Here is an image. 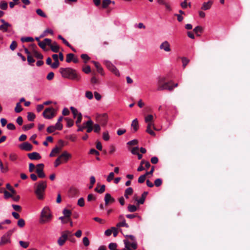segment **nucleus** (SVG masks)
Returning <instances> with one entry per match:
<instances>
[{"label": "nucleus", "instance_id": "40", "mask_svg": "<svg viewBox=\"0 0 250 250\" xmlns=\"http://www.w3.org/2000/svg\"><path fill=\"white\" fill-rule=\"evenodd\" d=\"M25 221L22 218L19 219V220L17 222L18 226L20 228H23L25 226Z\"/></svg>", "mask_w": 250, "mask_h": 250}, {"label": "nucleus", "instance_id": "37", "mask_svg": "<svg viewBox=\"0 0 250 250\" xmlns=\"http://www.w3.org/2000/svg\"><path fill=\"white\" fill-rule=\"evenodd\" d=\"M203 30V28L200 26H197L193 29V31L196 34L197 36H200L198 34V32L202 33Z\"/></svg>", "mask_w": 250, "mask_h": 250}, {"label": "nucleus", "instance_id": "7", "mask_svg": "<svg viewBox=\"0 0 250 250\" xmlns=\"http://www.w3.org/2000/svg\"><path fill=\"white\" fill-rule=\"evenodd\" d=\"M43 168L44 165L43 164H39L36 166V172L40 178H44L46 176L43 171Z\"/></svg>", "mask_w": 250, "mask_h": 250}, {"label": "nucleus", "instance_id": "38", "mask_svg": "<svg viewBox=\"0 0 250 250\" xmlns=\"http://www.w3.org/2000/svg\"><path fill=\"white\" fill-rule=\"evenodd\" d=\"M7 7H8L7 3L6 2H5V1H1L0 2V9L5 10L7 9Z\"/></svg>", "mask_w": 250, "mask_h": 250}, {"label": "nucleus", "instance_id": "17", "mask_svg": "<svg viewBox=\"0 0 250 250\" xmlns=\"http://www.w3.org/2000/svg\"><path fill=\"white\" fill-rule=\"evenodd\" d=\"M11 242L10 238L4 234L1 238L0 246H3Z\"/></svg>", "mask_w": 250, "mask_h": 250}, {"label": "nucleus", "instance_id": "60", "mask_svg": "<svg viewBox=\"0 0 250 250\" xmlns=\"http://www.w3.org/2000/svg\"><path fill=\"white\" fill-rule=\"evenodd\" d=\"M13 209L18 212H21V207L19 205H12Z\"/></svg>", "mask_w": 250, "mask_h": 250}, {"label": "nucleus", "instance_id": "23", "mask_svg": "<svg viewBox=\"0 0 250 250\" xmlns=\"http://www.w3.org/2000/svg\"><path fill=\"white\" fill-rule=\"evenodd\" d=\"M148 193L147 191H144L142 193L141 198L140 199H139V200L138 201V205H142L144 203L145 201L146 200V196L147 195Z\"/></svg>", "mask_w": 250, "mask_h": 250}, {"label": "nucleus", "instance_id": "13", "mask_svg": "<svg viewBox=\"0 0 250 250\" xmlns=\"http://www.w3.org/2000/svg\"><path fill=\"white\" fill-rule=\"evenodd\" d=\"M72 155L71 154L68 153L66 151H63L59 157L61 161H63L64 162H67L69 159L71 157Z\"/></svg>", "mask_w": 250, "mask_h": 250}, {"label": "nucleus", "instance_id": "8", "mask_svg": "<svg viewBox=\"0 0 250 250\" xmlns=\"http://www.w3.org/2000/svg\"><path fill=\"white\" fill-rule=\"evenodd\" d=\"M96 120L102 125H104L107 121V115L106 113L99 114L96 117Z\"/></svg>", "mask_w": 250, "mask_h": 250}, {"label": "nucleus", "instance_id": "33", "mask_svg": "<svg viewBox=\"0 0 250 250\" xmlns=\"http://www.w3.org/2000/svg\"><path fill=\"white\" fill-rule=\"evenodd\" d=\"M36 13L40 16L42 18H46L47 15L43 12L41 9H37L36 11Z\"/></svg>", "mask_w": 250, "mask_h": 250}, {"label": "nucleus", "instance_id": "24", "mask_svg": "<svg viewBox=\"0 0 250 250\" xmlns=\"http://www.w3.org/2000/svg\"><path fill=\"white\" fill-rule=\"evenodd\" d=\"M62 213L64 215V216L68 219V221H70V216L72 214L71 210L66 208H64L62 211Z\"/></svg>", "mask_w": 250, "mask_h": 250}, {"label": "nucleus", "instance_id": "57", "mask_svg": "<svg viewBox=\"0 0 250 250\" xmlns=\"http://www.w3.org/2000/svg\"><path fill=\"white\" fill-rule=\"evenodd\" d=\"M85 97L89 99V100H91L93 98V93H92V92L91 91H86L85 92Z\"/></svg>", "mask_w": 250, "mask_h": 250}, {"label": "nucleus", "instance_id": "31", "mask_svg": "<svg viewBox=\"0 0 250 250\" xmlns=\"http://www.w3.org/2000/svg\"><path fill=\"white\" fill-rule=\"evenodd\" d=\"M0 169L2 173H5L8 170V167L7 166H4L2 162L0 160Z\"/></svg>", "mask_w": 250, "mask_h": 250}, {"label": "nucleus", "instance_id": "14", "mask_svg": "<svg viewBox=\"0 0 250 250\" xmlns=\"http://www.w3.org/2000/svg\"><path fill=\"white\" fill-rule=\"evenodd\" d=\"M104 201L105 206H108L109 204L114 203L115 200L109 193H106L104 196Z\"/></svg>", "mask_w": 250, "mask_h": 250}, {"label": "nucleus", "instance_id": "63", "mask_svg": "<svg viewBox=\"0 0 250 250\" xmlns=\"http://www.w3.org/2000/svg\"><path fill=\"white\" fill-rule=\"evenodd\" d=\"M55 130V127L53 125H50L47 128V131L49 133L53 132Z\"/></svg>", "mask_w": 250, "mask_h": 250}, {"label": "nucleus", "instance_id": "15", "mask_svg": "<svg viewBox=\"0 0 250 250\" xmlns=\"http://www.w3.org/2000/svg\"><path fill=\"white\" fill-rule=\"evenodd\" d=\"M27 156L28 158L32 160H38L41 158L40 154L36 152L28 153Z\"/></svg>", "mask_w": 250, "mask_h": 250}, {"label": "nucleus", "instance_id": "49", "mask_svg": "<svg viewBox=\"0 0 250 250\" xmlns=\"http://www.w3.org/2000/svg\"><path fill=\"white\" fill-rule=\"evenodd\" d=\"M18 158V156L15 153H11L9 155V159L11 161H15Z\"/></svg>", "mask_w": 250, "mask_h": 250}, {"label": "nucleus", "instance_id": "29", "mask_svg": "<svg viewBox=\"0 0 250 250\" xmlns=\"http://www.w3.org/2000/svg\"><path fill=\"white\" fill-rule=\"evenodd\" d=\"M116 227L117 228L124 227L128 228L129 227V225L127 223H126L125 220L124 219V220L122 221V222L118 223L116 225Z\"/></svg>", "mask_w": 250, "mask_h": 250}, {"label": "nucleus", "instance_id": "36", "mask_svg": "<svg viewBox=\"0 0 250 250\" xmlns=\"http://www.w3.org/2000/svg\"><path fill=\"white\" fill-rule=\"evenodd\" d=\"M127 209L129 212H133L137 210V208L135 205H129Z\"/></svg>", "mask_w": 250, "mask_h": 250}, {"label": "nucleus", "instance_id": "45", "mask_svg": "<svg viewBox=\"0 0 250 250\" xmlns=\"http://www.w3.org/2000/svg\"><path fill=\"white\" fill-rule=\"evenodd\" d=\"M92 74H93V76L91 79V83L92 84H97V83H99V81L96 78V77L95 76V72H93Z\"/></svg>", "mask_w": 250, "mask_h": 250}, {"label": "nucleus", "instance_id": "4", "mask_svg": "<svg viewBox=\"0 0 250 250\" xmlns=\"http://www.w3.org/2000/svg\"><path fill=\"white\" fill-rule=\"evenodd\" d=\"M124 240L125 248L123 250H136L137 249V243L135 237L132 235H126Z\"/></svg>", "mask_w": 250, "mask_h": 250}, {"label": "nucleus", "instance_id": "55", "mask_svg": "<svg viewBox=\"0 0 250 250\" xmlns=\"http://www.w3.org/2000/svg\"><path fill=\"white\" fill-rule=\"evenodd\" d=\"M78 205L80 207H83L84 206V200L83 198H80L78 201Z\"/></svg>", "mask_w": 250, "mask_h": 250}, {"label": "nucleus", "instance_id": "1", "mask_svg": "<svg viewBox=\"0 0 250 250\" xmlns=\"http://www.w3.org/2000/svg\"><path fill=\"white\" fill-rule=\"evenodd\" d=\"M60 72L62 76L64 78L77 81H79L81 79V76L77 71L70 67L60 68Z\"/></svg>", "mask_w": 250, "mask_h": 250}, {"label": "nucleus", "instance_id": "16", "mask_svg": "<svg viewBox=\"0 0 250 250\" xmlns=\"http://www.w3.org/2000/svg\"><path fill=\"white\" fill-rule=\"evenodd\" d=\"M74 116V118H76L77 116V120L76 122V124L78 125L81 122L82 119V114L78 112V110H71Z\"/></svg>", "mask_w": 250, "mask_h": 250}, {"label": "nucleus", "instance_id": "35", "mask_svg": "<svg viewBox=\"0 0 250 250\" xmlns=\"http://www.w3.org/2000/svg\"><path fill=\"white\" fill-rule=\"evenodd\" d=\"M182 62L183 63L182 66L183 68H185L189 62V60L186 57H182Z\"/></svg>", "mask_w": 250, "mask_h": 250}, {"label": "nucleus", "instance_id": "43", "mask_svg": "<svg viewBox=\"0 0 250 250\" xmlns=\"http://www.w3.org/2000/svg\"><path fill=\"white\" fill-rule=\"evenodd\" d=\"M34 126V124H30L26 125H24L23 126L22 129L24 131L28 130L30 129L31 128H32Z\"/></svg>", "mask_w": 250, "mask_h": 250}, {"label": "nucleus", "instance_id": "64", "mask_svg": "<svg viewBox=\"0 0 250 250\" xmlns=\"http://www.w3.org/2000/svg\"><path fill=\"white\" fill-rule=\"evenodd\" d=\"M114 177V173L113 172H110L107 178V181L108 182H110L111 180L113 179Z\"/></svg>", "mask_w": 250, "mask_h": 250}, {"label": "nucleus", "instance_id": "50", "mask_svg": "<svg viewBox=\"0 0 250 250\" xmlns=\"http://www.w3.org/2000/svg\"><path fill=\"white\" fill-rule=\"evenodd\" d=\"M103 139L105 141H108L109 140L110 136L107 131H105L103 132Z\"/></svg>", "mask_w": 250, "mask_h": 250}, {"label": "nucleus", "instance_id": "5", "mask_svg": "<svg viewBox=\"0 0 250 250\" xmlns=\"http://www.w3.org/2000/svg\"><path fill=\"white\" fill-rule=\"evenodd\" d=\"M52 215L48 207H44L41 212L40 222L42 224L49 222L52 219Z\"/></svg>", "mask_w": 250, "mask_h": 250}, {"label": "nucleus", "instance_id": "53", "mask_svg": "<svg viewBox=\"0 0 250 250\" xmlns=\"http://www.w3.org/2000/svg\"><path fill=\"white\" fill-rule=\"evenodd\" d=\"M19 244L21 247H23L24 249L27 248L29 246V243L26 242L20 241Z\"/></svg>", "mask_w": 250, "mask_h": 250}, {"label": "nucleus", "instance_id": "28", "mask_svg": "<svg viewBox=\"0 0 250 250\" xmlns=\"http://www.w3.org/2000/svg\"><path fill=\"white\" fill-rule=\"evenodd\" d=\"M33 54L38 59L42 60L43 59V55L35 50H33Z\"/></svg>", "mask_w": 250, "mask_h": 250}, {"label": "nucleus", "instance_id": "25", "mask_svg": "<svg viewBox=\"0 0 250 250\" xmlns=\"http://www.w3.org/2000/svg\"><path fill=\"white\" fill-rule=\"evenodd\" d=\"M11 25L10 23H5L0 25V30L6 32L8 31V28L10 27Z\"/></svg>", "mask_w": 250, "mask_h": 250}, {"label": "nucleus", "instance_id": "12", "mask_svg": "<svg viewBox=\"0 0 250 250\" xmlns=\"http://www.w3.org/2000/svg\"><path fill=\"white\" fill-rule=\"evenodd\" d=\"M160 49L163 50L166 52H169L171 51L170 45L169 43L166 41L163 42L160 45Z\"/></svg>", "mask_w": 250, "mask_h": 250}, {"label": "nucleus", "instance_id": "19", "mask_svg": "<svg viewBox=\"0 0 250 250\" xmlns=\"http://www.w3.org/2000/svg\"><path fill=\"white\" fill-rule=\"evenodd\" d=\"M50 49L52 51L55 53H58L59 51L60 46L58 43L54 42L51 44L50 46Z\"/></svg>", "mask_w": 250, "mask_h": 250}, {"label": "nucleus", "instance_id": "52", "mask_svg": "<svg viewBox=\"0 0 250 250\" xmlns=\"http://www.w3.org/2000/svg\"><path fill=\"white\" fill-rule=\"evenodd\" d=\"M81 58L84 60V62L86 63L90 59V58L87 54H83L81 55Z\"/></svg>", "mask_w": 250, "mask_h": 250}, {"label": "nucleus", "instance_id": "10", "mask_svg": "<svg viewBox=\"0 0 250 250\" xmlns=\"http://www.w3.org/2000/svg\"><path fill=\"white\" fill-rule=\"evenodd\" d=\"M56 111L57 110H44L42 115L44 118L50 119L56 115Z\"/></svg>", "mask_w": 250, "mask_h": 250}, {"label": "nucleus", "instance_id": "11", "mask_svg": "<svg viewBox=\"0 0 250 250\" xmlns=\"http://www.w3.org/2000/svg\"><path fill=\"white\" fill-rule=\"evenodd\" d=\"M20 149L25 151H31L33 149V146L28 142H24L19 146Z\"/></svg>", "mask_w": 250, "mask_h": 250}, {"label": "nucleus", "instance_id": "22", "mask_svg": "<svg viewBox=\"0 0 250 250\" xmlns=\"http://www.w3.org/2000/svg\"><path fill=\"white\" fill-rule=\"evenodd\" d=\"M85 128H87L86 132L88 133L91 132L93 130V122L91 120H89L85 123Z\"/></svg>", "mask_w": 250, "mask_h": 250}, {"label": "nucleus", "instance_id": "18", "mask_svg": "<svg viewBox=\"0 0 250 250\" xmlns=\"http://www.w3.org/2000/svg\"><path fill=\"white\" fill-rule=\"evenodd\" d=\"M67 240L66 236L62 232V235L59 238L57 243L59 246H62L64 244Z\"/></svg>", "mask_w": 250, "mask_h": 250}, {"label": "nucleus", "instance_id": "41", "mask_svg": "<svg viewBox=\"0 0 250 250\" xmlns=\"http://www.w3.org/2000/svg\"><path fill=\"white\" fill-rule=\"evenodd\" d=\"M146 176H147L146 175V174L141 175L138 178V183L140 184L143 183L146 180Z\"/></svg>", "mask_w": 250, "mask_h": 250}, {"label": "nucleus", "instance_id": "26", "mask_svg": "<svg viewBox=\"0 0 250 250\" xmlns=\"http://www.w3.org/2000/svg\"><path fill=\"white\" fill-rule=\"evenodd\" d=\"M131 126L133 128L134 131H137L139 128V124L137 119H135L133 120Z\"/></svg>", "mask_w": 250, "mask_h": 250}, {"label": "nucleus", "instance_id": "2", "mask_svg": "<svg viewBox=\"0 0 250 250\" xmlns=\"http://www.w3.org/2000/svg\"><path fill=\"white\" fill-rule=\"evenodd\" d=\"M178 85V83H174L172 81L167 82L165 77H159L157 83V90L159 91L168 90L171 91L174 87H177Z\"/></svg>", "mask_w": 250, "mask_h": 250}, {"label": "nucleus", "instance_id": "3", "mask_svg": "<svg viewBox=\"0 0 250 250\" xmlns=\"http://www.w3.org/2000/svg\"><path fill=\"white\" fill-rule=\"evenodd\" d=\"M46 188L47 184L45 181H41L35 184L34 193L38 199L42 200L44 199Z\"/></svg>", "mask_w": 250, "mask_h": 250}, {"label": "nucleus", "instance_id": "20", "mask_svg": "<svg viewBox=\"0 0 250 250\" xmlns=\"http://www.w3.org/2000/svg\"><path fill=\"white\" fill-rule=\"evenodd\" d=\"M212 3L213 1L212 0H209L207 2H204L202 6L201 7V9L203 10H208L210 8Z\"/></svg>", "mask_w": 250, "mask_h": 250}, {"label": "nucleus", "instance_id": "48", "mask_svg": "<svg viewBox=\"0 0 250 250\" xmlns=\"http://www.w3.org/2000/svg\"><path fill=\"white\" fill-rule=\"evenodd\" d=\"M117 244L115 243H111L109 244L108 248L110 250H116Z\"/></svg>", "mask_w": 250, "mask_h": 250}, {"label": "nucleus", "instance_id": "47", "mask_svg": "<svg viewBox=\"0 0 250 250\" xmlns=\"http://www.w3.org/2000/svg\"><path fill=\"white\" fill-rule=\"evenodd\" d=\"M64 120L67 121V126L71 127L73 125L74 122L72 119L68 118H65Z\"/></svg>", "mask_w": 250, "mask_h": 250}, {"label": "nucleus", "instance_id": "56", "mask_svg": "<svg viewBox=\"0 0 250 250\" xmlns=\"http://www.w3.org/2000/svg\"><path fill=\"white\" fill-rule=\"evenodd\" d=\"M153 116L152 115H148L145 117V122L146 123H148L150 122H153Z\"/></svg>", "mask_w": 250, "mask_h": 250}, {"label": "nucleus", "instance_id": "61", "mask_svg": "<svg viewBox=\"0 0 250 250\" xmlns=\"http://www.w3.org/2000/svg\"><path fill=\"white\" fill-rule=\"evenodd\" d=\"M62 125L61 123L58 122L54 125L55 129L59 130H61L62 128Z\"/></svg>", "mask_w": 250, "mask_h": 250}, {"label": "nucleus", "instance_id": "44", "mask_svg": "<svg viewBox=\"0 0 250 250\" xmlns=\"http://www.w3.org/2000/svg\"><path fill=\"white\" fill-rule=\"evenodd\" d=\"M62 233L66 236V238L67 239H68L69 238H70L73 236V234H72V232L69 230H65L62 232Z\"/></svg>", "mask_w": 250, "mask_h": 250}, {"label": "nucleus", "instance_id": "30", "mask_svg": "<svg viewBox=\"0 0 250 250\" xmlns=\"http://www.w3.org/2000/svg\"><path fill=\"white\" fill-rule=\"evenodd\" d=\"M36 116L35 115L31 112H28L27 113V119L29 121H33L35 119Z\"/></svg>", "mask_w": 250, "mask_h": 250}, {"label": "nucleus", "instance_id": "58", "mask_svg": "<svg viewBox=\"0 0 250 250\" xmlns=\"http://www.w3.org/2000/svg\"><path fill=\"white\" fill-rule=\"evenodd\" d=\"M83 243L84 246L87 247L89 245V241L87 237H84L83 239Z\"/></svg>", "mask_w": 250, "mask_h": 250}, {"label": "nucleus", "instance_id": "54", "mask_svg": "<svg viewBox=\"0 0 250 250\" xmlns=\"http://www.w3.org/2000/svg\"><path fill=\"white\" fill-rule=\"evenodd\" d=\"M162 184V180L161 179L158 178L156 179L154 181V185L156 187H160Z\"/></svg>", "mask_w": 250, "mask_h": 250}, {"label": "nucleus", "instance_id": "9", "mask_svg": "<svg viewBox=\"0 0 250 250\" xmlns=\"http://www.w3.org/2000/svg\"><path fill=\"white\" fill-rule=\"evenodd\" d=\"M79 195V189L74 187H71L68 193V195L69 197L73 198L78 197Z\"/></svg>", "mask_w": 250, "mask_h": 250}, {"label": "nucleus", "instance_id": "21", "mask_svg": "<svg viewBox=\"0 0 250 250\" xmlns=\"http://www.w3.org/2000/svg\"><path fill=\"white\" fill-rule=\"evenodd\" d=\"M92 62L93 63L95 66L97 68V70L98 72L100 74H101L102 75H104V73L103 68L101 66V64L99 62H95V61H92Z\"/></svg>", "mask_w": 250, "mask_h": 250}, {"label": "nucleus", "instance_id": "34", "mask_svg": "<svg viewBox=\"0 0 250 250\" xmlns=\"http://www.w3.org/2000/svg\"><path fill=\"white\" fill-rule=\"evenodd\" d=\"M111 3V0H103L102 2V7L103 8H106Z\"/></svg>", "mask_w": 250, "mask_h": 250}, {"label": "nucleus", "instance_id": "59", "mask_svg": "<svg viewBox=\"0 0 250 250\" xmlns=\"http://www.w3.org/2000/svg\"><path fill=\"white\" fill-rule=\"evenodd\" d=\"M60 65V62L59 61H54L53 63H52L51 67L52 68L56 69L58 68Z\"/></svg>", "mask_w": 250, "mask_h": 250}, {"label": "nucleus", "instance_id": "51", "mask_svg": "<svg viewBox=\"0 0 250 250\" xmlns=\"http://www.w3.org/2000/svg\"><path fill=\"white\" fill-rule=\"evenodd\" d=\"M21 41L22 42H32L34 41V39L32 37H25L21 38Z\"/></svg>", "mask_w": 250, "mask_h": 250}, {"label": "nucleus", "instance_id": "27", "mask_svg": "<svg viewBox=\"0 0 250 250\" xmlns=\"http://www.w3.org/2000/svg\"><path fill=\"white\" fill-rule=\"evenodd\" d=\"M133 190L132 188H128L125 192V196L126 199L128 198L129 195H131L133 193Z\"/></svg>", "mask_w": 250, "mask_h": 250}, {"label": "nucleus", "instance_id": "42", "mask_svg": "<svg viewBox=\"0 0 250 250\" xmlns=\"http://www.w3.org/2000/svg\"><path fill=\"white\" fill-rule=\"evenodd\" d=\"M27 60L28 64L30 65H33V63L35 62V59L32 57L31 55L27 56Z\"/></svg>", "mask_w": 250, "mask_h": 250}, {"label": "nucleus", "instance_id": "32", "mask_svg": "<svg viewBox=\"0 0 250 250\" xmlns=\"http://www.w3.org/2000/svg\"><path fill=\"white\" fill-rule=\"evenodd\" d=\"M74 57H75V55L72 53H69L67 54L66 55V61L67 62H70L73 61V59H74Z\"/></svg>", "mask_w": 250, "mask_h": 250}, {"label": "nucleus", "instance_id": "46", "mask_svg": "<svg viewBox=\"0 0 250 250\" xmlns=\"http://www.w3.org/2000/svg\"><path fill=\"white\" fill-rule=\"evenodd\" d=\"M58 39L61 40L63 43L65 44L68 47H70V44L64 39L63 38L61 35H59L58 37Z\"/></svg>", "mask_w": 250, "mask_h": 250}, {"label": "nucleus", "instance_id": "39", "mask_svg": "<svg viewBox=\"0 0 250 250\" xmlns=\"http://www.w3.org/2000/svg\"><path fill=\"white\" fill-rule=\"evenodd\" d=\"M39 46L42 48L44 51H47L48 49L46 48L45 42L43 41L41 42L39 41V42H38Z\"/></svg>", "mask_w": 250, "mask_h": 250}, {"label": "nucleus", "instance_id": "62", "mask_svg": "<svg viewBox=\"0 0 250 250\" xmlns=\"http://www.w3.org/2000/svg\"><path fill=\"white\" fill-rule=\"evenodd\" d=\"M17 46V43L16 41H13L10 45V48L12 51L14 50Z\"/></svg>", "mask_w": 250, "mask_h": 250}, {"label": "nucleus", "instance_id": "6", "mask_svg": "<svg viewBox=\"0 0 250 250\" xmlns=\"http://www.w3.org/2000/svg\"><path fill=\"white\" fill-rule=\"evenodd\" d=\"M104 64L105 65L106 67L113 73L116 76H120V73L118 69L108 60H105L104 62Z\"/></svg>", "mask_w": 250, "mask_h": 250}]
</instances>
